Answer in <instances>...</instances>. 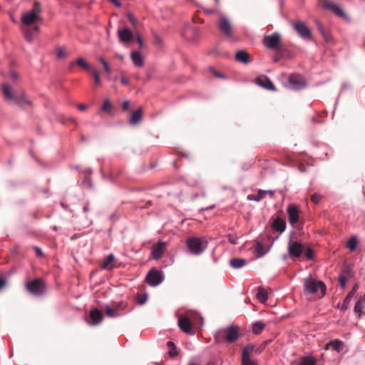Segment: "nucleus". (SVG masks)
<instances>
[{
  "mask_svg": "<svg viewBox=\"0 0 365 365\" xmlns=\"http://www.w3.org/2000/svg\"><path fill=\"white\" fill-rule=\"evenodd\" d=\"M42 9L41 4L35 1L32 9L23 12L21 16L20 29L25 40L31 43L36 34L40 32V27L37 24L41 21Z\"/></svg>",
  "mask_w": 365,
  "mask_h": 365,
  "instance_id": "1",
  "label": "nucleus"
},
{
  "mask_svg": "<svg viewBox=\"0 0 365 365\" xmlns=\"http://www.w3.org/2000/svg\"><path fill=\"white\" fill-rule=\"evenodd\" d=\"M202 318L200 314L195 312H189L186 314L180 316L178 319V326L185 333L194 334L192 327L202 323Z\"/></svg>",
  "mask_w": 365,
  "mask_h": 365,
  "instance_id": "2",
  "label": "nucleus"
},
{
  "mask_svg": "<svg viewBox=\"0 0 365 365\" xmlns=\"http://www.w3.org/2000/svg\"><path fill=\"white\" fill-rule=\"evenodd\" d=\"M326 290V285L322 281L314 279L311 277H307L304 280V291L307 294H317L322 298L325 295Z\"/></svg>",
  "mask_w": 365,
  "mask_h": 365,
  "instance_id": "3",
  "label": "nucleus"
},
{
  "mask_svg": "<svg viewBox=\"0 0 365 365\" xmlns=\"http://www.w3.org/2000/svg\"><path fill=\"white\" fill-rule=\"evenodd\" d=\"M215 340L217 342L223 340L228 343H233L236 341L240 334L237 329L232 326L218 330L214 335Z\"/></svg>",
  "mask_w": 365,
  "mask_h": 365,
  "instance_id": "4",
  "label": "nucleus"
},
{
  "mask_svg": "<svg viewBox=\"0 0 365 365\" xmlns=\"http://www.w3.org/2000/svg\"><path fill=\"white\" fill-rule=\"evenodd\" d=\"M186 245L191 254L199 255L207 248V242L200 237H191L187 239Z\"/></svg>",
  "mask_w": 365,
  "mask_h": 365,
  "instance_id": "5",
  "label": "nucleus"
},
{
  "mask_svg": "<svg viewBox=\"0 0 365 365\" xmlns=\"http://www.w3.org/2000/svg\"><path fill=\"white\" fill-rule=\"evenodd\" d=\"M3 93L6 100L11 101L15 104L20 106H24L26 105H31L30 101L27 100L24 93H21L19 96L14 94L11 89L8 83H4L2 85Z\"/></svg>",
  "mask_w": 365,
  "mask_h": 365,
  "instance_id": "6",
  "label": "nucleus"
},
{
  "mask_svg": "<svg viewBox=\"0 0 365 365\" xmlns=\"http://www.w3.org/2000/svg\"><path fill=\"white\" fill-rule=\"evenodd\" d=\"M27 290L34 295L40 296L46 292V285L43 280L35 279L26 283Z\"/></svg>",
  "mask_w": 365,
  "mask_h": 365,
  "instance_id": "7",
  "label": "nucleus"
},
{
  "mask_svg": "<svg viewBox=\"0 0 365 365\" xmlns=\"http://www.w3.org/2000/svg\"><path fill=\"white\" fill-rule=\"evenodd\" d=\"M163 272L155 269H150L145 278L147 283L153 287L158 286L163 282Z\"/></svg>",
  "mask_w": 365,
  "mask_h": 365,
  "instance_id": "8",
  "label": "nucleus"
},
{
  "mask_svg": "<svg viewBox=\"0 0 365 365\" xmlns=\"http://www.w3.org/2000/svg\"><path fill=\"white\" fill-rule=\"evenodd\" d=\"M288 252L292 258L299 257L304 250V245L297 241L289 240L287 247Z\"/></svg>",
  "mask_w": 365,
  "mask_h": 365,
  "instance_id": "9",
  "label": "nucleus"
},
{
  "mask_svg": "<svg viewBox=\"0 0 365 365\" xmlns=\"http://www.w3.org/2000/svg\"><path fill=\"white\" fill-rule=\"evenodd\" d=\"M254 351V346L251 344H247L242 349V365H258L255 360L251 359V355Z\"/></svg>",
  "mask_w": 365,
  "mask_h": 365,
  "instance_id": "10",
  "label": "nucleus"
},
{
  "mask_svg": "<svg viewBox=\"0 0 365 365\" xmlns=\"http://www.w3.org/2000/svg\"><path fill=\"white\" fill-rule=\"evenodd\" d=\"M263 43L269 49H277L280 43V35L278 33H273L269 36H267L263 39Z\"/></svg>",
  "mask_w": 365,
  "mask_h": 365,
  "instance_id": "11",
  "label": "nucleus"
},
{
  "mask_svg": "<svg viewBox=\"0 0 365 365\" xmlns=\"http://www.w3.org/2000/svg\"><path fill=\"white\" fill-rule=\"evenodd\" d=\"M319 1H321L324 9L331 11L333 13L340 17H345V13L338 4L331 1L330 0Z\"/></svg>",
  "mask_w": 365,
  "mask_h": 365,
  "instance_id": "12",
  "label": "nucleus"
},
{
  "mask_svg": "<svg viewBox=\"0 0 365 365\" xmlns=\"http://www.w3.org/2000/svg\"><path fill=\"white\" fill-rule=\"evenodd\" d=\"M293 27L302 38H311V31L302 21H297L294 23L293 24Z\"/></svg>",
  "mask_w": 365,
  "mask_h": 365,
  "instance_id": "13",
  "label": "nucleus"
},
{
  "mask_svg": "<svg viewBox=\"0 0 365 365\" xmlns=\"http://www.w3.org/2000/svg\"><path fill=\"white\" fill-rule=\"evenodd\" d=\"M289 83L294 90H299L305 86L304 78L299 74H291L289 77Z\"/></svg>",
  "mask_w": 365,
  "mask_h": 365,
  "instance_id": "14",
  "label": "nucleus"
},
{
  "mask_svg": "<svg viewBox=\"0 0 365 365\" xmlns=\"http://www.w3.org/2000/svg\"><path fill=\"white\" fill-rule=\"evenodd\" d=\"M287 212L289 224L294 227L299 221V213L297 207L294 205H289L287 207Z\"/></svg>",
  "mask_w": 365,
  "mask_h": 365,
  "instance_id": "15",
  "label": "nucleus"
},
{
  "mask_svg": "<svg viewBox=\"0 0 365 365\" xmlns=\"http://www.w3.org/2000/svg\"><path fill=\"white\" fill-rule=\"evenodd\" d=\"M219 29L227 37L232 36V29L229 20L225 15H221L218 22Z\"/></svg>",
  "mask_w": 365,
  "mask_h": 365,
  "instance_id": "16",
  "label": "nucleus"
},
{
  "mask_svg": "<svg viewBox=\"0 0 365 365\" xmlns=\"http://www.w3.org/2000/svg\"><path fill=\"white\" fill-rule=\"evenodd\" d=\"M90 320L86 319L87 323L91 326H96L101 323L103 319L102 312L98 309H93L90 312Z\"/></svg>",
  "mask_w": 365,
  "mask_h": 365,
  "instance_id": "17",
  "label": "nucleus"
},
{
  "mask_svg": "<svg viewBox=\"0 0 365 365\" xmlns=\"http://www.w3.org/2000/svg\"><path fill=\"white\" fill-rule=\"evenodd\" d=\"M165 247H166V242H161V241L159 242L158 243L154 245L152 247V251H151V255H152L153 259H160L163 256V255L165 252Z\"/></svg>",
  "mask_w": 365,
  "mask_h": 365,
  "instance_id": "18",
  "label": "nucleus"
},
{
  "mask_svg": "<svg viewBox=\"0 0 365 365\" xmlns=\"http://www.w3.org/2000/svg\"><path fill=\"white\" fill-rule=\"evenodd\" d=\"M118 37L121 43H127L133 40L134 36L128 29H119L118 30Z\"/></svg>",
  "mask_w": 365,
  "mask_h": 365,
  "instance_id": "19",
  "label": "nucleus"
},
{
  "mask_svg": "<svg viewBox=\"0 0 365 365\" xmlns=\"http://www.w3.org/2000/svg\"><path fill=\"white\" fill-rule=\"evenodd\" d=\"M272 228L280 233H282L286 229V222L283 219L277 217L273 219Z\"/></svg>",
  "mask_w": 365,
  "mask_h": 365,
  "instance_id": "20",
  "label": "nucleus"
},
{
  "mask_svg": "<svg viewBox=\"0 0 365 365\" xmlns=\"http://www.w3.org/2000/svg\"><path fill=\"white\" fill-rule=\"evenodd\" d=\"M235 58L237 62L242 63L244 64H249L251 62L249 53L245 50L238 51L236 53Z\"/></svg>",
  "mask_w": 365,
  "mask_h": 365,
  "instance_id": "21",
  "label": "nucleus"
},
{
  "mask_svg": "<svg viewBox=\"0 0 365 365\" xmlns=\"http://www.w3.org/2000/svg\"><path fill=\"white\" fill-rule=\"evenodd\" d=\"M115 260V257L113 254H109L103 260V262L101 265V268L103 269L111 270L115 265L114 264V262Z\"/></svg>",
  "mask_w": 365,
  "mask_h": 365,
  "instance_id": "22",
  "label": "nucleus"
},
{
  "mask_svg": "<svg viewBox=\"0 0 365 365\" xmlns=\"http://www.w3.org/2000/svg\"><path fill=\"white\" fill-rule=\"evenodd\" d=\"M365 308V296L360 297V298L357 300L355 304L354 311L356 314H359V317H361V315L365 314V312H364V309Z\"/></svg>",
  "mask_w": 365,
  "mask_h": 365,
  "instance_id": "23",
  "label": "nucleus"
},
{
  "mask_svg": "<svg viewBox=\"0 0 365 365\" xmlns=\"http://www.w3.org/2000/svg\"><path fill=\"white\" fill-rule=\"evenodd\" d=\"M357 289H358V285L355 284L353 287V288L351 289V290L349 292V293L347 294V296L345 297V299H344L343 303H342V307H341L342 309L346 310L348 309L349 304L351 301V299L356 294Z\"/></svg>",
  "mask_w": 365,
  "mask_h": 365,
  "instance_id": "24",
  "label": "nucleus"
},
{
  "mask_svg": "<svg viewBox=\"0 0 365 365\" xmlns=\"http://www.w3.org/2000/svg\"><path fill=\"white\" fill-rule=\"evenodd\" d=\"M257 83L268 90H274V86L272 82L267 77L259 78L256 81Z\"/></svg>",
  "mask_w": 365,
  "mask_h": 365,
  "instance_id": "25",
  "label": "nucleus"
},
{
  "mask_svg": "<svg viewBox=\"0 0 365 365\" xmlns=\"http://www.w3.org/2000/svg\"><path fill=\"white\" fill-rule=\"evenodd\" d=\"M130 58L135 66L142 67L144 64L143 59L139 51H133L130 53Z\"/></svg>",
  "mask_w": 365,
  "mask_h": 365,
  "instance_id": "26",
  "label": "nucleus"
},
{
  "mask_svg": "<svg viewBox=\"0 0 365 365\" xmlns=\"http://www.w3.org/2000/svg\"><path fill=\"white\" fill-rule=\"evenodd\" d=\"M246 260L242 258H232L230 260V265L235 269H239L245 266Z\"/></svg>",
  "mask_w": 365,
  "mask_h": 365,
  "instance_id": "27",
  "label": "nucleus"
},
{
  "mask_svg": "<svg viewBox=\"0 0 365 365\" xmlns=\"http://www.w3.org/2000/svg\"><path fill=\"white\" fill-rule=\"evenodd\" d=\"M329 345H331V348L337 351L338 353H341L344 349V343L342 341L339 339H334L329 341Z\"/></svg>",
  "mask_w": 365,
  "mask_h": 365,
  "instance_id": "28",
  "label": "nucleus"
},
{
  "mask_svg": "<svg viewBox=\"0 0 365 365\" xmlns=\"http://www.w3.org/2000/svg\"><path fill=\"white\" fill-rule=\"evenodd\" d=\"M142 118V111L141 109H138L137 110H135L132 113L131 118L130 119V123L131 124H136L138 123Z\"/></svg>",
  "mask_w": 365,
  "mask_h": 365,
  "instance_id": "29",
  "label": "nucleus"
},
{
  "mask_svg": "<svg viewBox=\"0 0 365 365\" xmlns=\"http://www.w3.org/2000/svg\"><path fill=\"white\" fill-rule=\"evenodd\" d=\"M267 191L259 190L257 195H249L247 196V199L250 200H253L256 202L260 201L262 198L264 197L265 194Z\"/></svg>",
  "mask_w": 365,
  "mask_h": 365,
  "instance_id": "30",
  "label": "nucleus"
},
{
  "mask_svg": "<svg viewBox=\"0 0 365 365\" xmlns=\"http://www.w3.org/2000/svg\"><path fill=\"white\" fill-rule=\"evenodd\" d=\"M257 297L260 302L264 303L268 299L267 291L262 288H259L257 294Z\"/></svg>",
  "mask_w": 365,
  "mask_h": 365,
  "instance_id": "31",
  "label": "nucleus"
},
{
  "mask_svg": "<svg viewBox=\"0 0 365 365\" xmlns=\"http://www.w3.org/2000/svg\"><path fill=\"white\" fill-rule=\"evenodd\" d=\"M265 327V324L262 322H257L252 325V331L255 334H260Z\"/></svg>",
  "mask_w": 365,
  "mask_h": 365,
  "instance_id": "32",
  "label": "nucleus"
},
{
  "mask_svg": "<svg viewBox=\"0 0 365 365\" xmlns=\"http://www.w3.org/2000/svg\"><path fill=\"white\" fill-rule=\"evenodd\" d=\"M316 360L313 357L304 356L302 357L297 365H315Z\"/></svg>",
  "mask_w": 365,
  "mask_h": 365,
  "instance_id": "33",
  "label": "nucleus"
},
{
  "mask_svg": "<svg viewBox=\"0 0 365 365\" xmlns=\"http://www.w3.org/2000/svg\"><path fill=\"white\" fill-rule=\"evenodd\" d=\"M357 244H358L357 237L356 236H352L347 241L346 246L351 251H354L356 249Z\"/></svg>",
  "mask_w": 365,
  "mask_h": 365,
  "instance_id": "34",
  "label": "nucleus"
},
{
  "mask_svg": "<svg viewBox=\"0 0 365 365\" xmlns=\"http://www.w3.org/2000/svg\"><path fill=\"white\" fill-rule=\"evenodd\" d=\"M254 250L259 257H262L265 254L264 245L259 242L255 243Z\"/></svg>",
  "mask_w": 365,
  "mask_h": 365,
  "instance_id": "35",
  "label": "nucleus"
},
{
  "mask_svg": "<svg viewBox=\"0 0 365 365\" xmlns=\"http://www.w3.org/2000/svg\"><path fill=\"white\" fill-rule=\"evenodd\" d=\"M76 65L78 66L86 69L89 70L91 68L90 65L87 63V61L82 57L78 58L76 61Z\"/></svg>",
  "mask_w": 365,
  "mask_h": 365,
  "instance_id": "36",
  "label": "nucleus"
},
{
  "mask_svg": "<svg viewBox=\"0 0 365 365\" xmlns=\"http://www.w3.org/2000/svg\"><path fill=\"white\" fill-rule=\"evenodd\" d=\"M304 252L307 258V259H314V251L307 244H304Z\"/></svg>",
  "mask_w": 365,
  "mask_h": 365,
  "instance_id": "37",
  "label": "nucleus"
},
{
  "mask_svg": "<svg viewBox=\"0 0 365 365\" xmlns=\"http://www.w3.org/2000/svg\"><path fill=\"white\" fill-rule=\"evenodd\" d=\"M106 315L110 317H117L120 315V314H118L117 312V310L115 308H112L110 306H106Z\"/></svg>",
  "mask_w": 365,
  "mask_h": 365,
  "instance_id": "38",
  "label": "nucleus"
},
{
  "mask_svg": "<svg viewBox=\"0 0 365 365\" xmlns=\"http://www.w3.org/2000/svg\"><path fill=\"white\" fill-rule=\"evenodd\" d=\"M167 346L168 348H170V350H169L170 356L171 357L176 356L178 355V351L176 350V346H175V344L171 341H168L167 342Z\"/></svg>",
  "mask_w": 365,
  "mask_h": 365,
  "instance_id": "39",
  "label": "nucleus"
},
{
  "mask_svg": "<svg viewBox=\"0 0 365 365\" xmlns=\"http://www.w3.org/2000/svg\"><path fill=\"white\" fill-rule=\"evenodd\" d=\"M56 54L58 58H63L67 56V51L63 47H58L56 50Z\"/></svg>",
  "mask_w": 365,
  "mask_h": 365,
  "instance_id": "40",
  "label": "nucleus"
},
{
  "mask_svg": "<svg viewBox=\"0 0 365 365\" xmlns=\"http://www.w3.org/2000/svg\"><path fill=\"white\" fill-rule=\"evenodd\" d=\"M190 31H192L195 35H197V28H195V27H190V28H187V29H186L184 31V32H183V36H185V38H187V40H189V41H194V40H195V38H189V37H187V33H188Z\"/></svg>",
  "mask_w": 365,
  "mask_h": 365,
  "instance_id": "41",
  "label": "nucleus"
},
{
  "mask_svg": "<svg viewBox=\"0 0 365 365\" xmlns=\"http://www.w3.org/2000/svg\"><path fill=\"white\" fill-rule=\"evenodd\" d=\"M99 61L102 63L105 71L110 74L111 73V69L108 65V63L106 62V61L103 57L98 58Z\"/></svg>",
  "mask_w": 365,
  "mask_h": 365,
  "instance_id": "42",
  "label": "nucleus"
},
{
  "mask_svg": "<svg viewBox=\"0 0 365 365\" xmlns=\"http://www.w3.org/2000/svg\"><path fill=\"white\" fill-rule=\"evenodd\" d=\"M147 298V294H138L136 297V300L139 304L143 305L145 303Z\"/></svg>",
  "mask_w": 365,
  "mask_h": 365,
  "instance_id": "43",
  "label": "nucleus"
},
{
  "mask_svg": "<svg viewBox=\"0 0 365 365\" xmlns=\"http://www.w3.org/2000/svg\"><path fill=\"white\" fill-rule=\"evenodd\" d=\"M92 75L94 78V83L96 85L98 86L101 84V78L98 74V72L96 70H93Z\"/></svg>",
  "mask_w": 365,
  "mask_h": 365,
  "instance_id": "44",
  "label": "nucleus"
},
{
  "mask_svg": "<svg viewBox=\"0 0 365 365\" xmlns=\"http://www.w3.org/2000/svg\"><path fill=\"white\" fill-rule=\"evenodd\" d=\"M322 198V196L318 193H314L311 196V200L314 204H318L320 202Z\"/></svg>",
  "mask_w": 365,
  "mask_h": 365,
  "instance_id": "45",
  "label": "nucleus"
},
{
  "mask_svg": "<svg viewBox=\"0 0 365 365\" xmlns=\"http://www.w3.org/2000/svg\"><path fill=\"white\" fill-rule=\"evenodd\" d=\"M228 240L232 245H237L238 243V237L231 234L228 235Z\"/></svg>",
  "mask_w": 365,
  "mask_h": 365,
  "instance_id": "46",
  "label": "nucleus"
},
{
  "mask_svg": "<svg viewBox=\"0 0 365 365\" xmlns=\"http://www.w3.org/2000/svg\"><path fill=\"white\" fill-rule=\"evenodd\" d=\"M339 282L340 283V286L342 289H344L346 286V277L341 274L339 276Z\"/></svg>",
  "mask_w": 365,
  "mask_h": 365,
  "instance_id": "47",
  "label": "nucleus"
},
{
  "mask_svg": "<svg viewBox=\"0 0 365 365\" xmlns=\"http://www.w3.org/2000/svg\"><path fill=\"white\" fill-rule=\"evenodd\" d=\"M127 18L129 20V21L132 24V25L135 26L136 24L137 20L135 18V16H133V14H132L130 13L128 14Z\"/></svg>",
  "mask_w": 365,
  "mask_h": 365,
  "instance_id": "48",
  "label": "nucleus"
},
{
  "mask_svg": "<svg viewBox=\"0 0 365 365\" xmlns=\"http://www.w3.org/2000/svg\"><path fill=\"white\" fill-rule=\"evenodd\" d=\"M110 106V103L108 100H106L103 103V105L101 107L102 111H107L108 110V108Z\"/></svg>",
  "mask_w": 365,
  "mask_h": 365,
  "instance_id": "49",
  "label": "nucleus"
},
{
  "mask_svg": "<svg viewBox=\"0 0 365 365\" xmlns=\"http://www.w3.org/2000/svg\"><path fill=\"white\" fill-rule=\"evenodd\" d=\"M6 284V279L3 274H0V289H2Z\"/></svg>",
  "mask_w": 365,
  "mask_h": 365,
  "instance_id": "50",
  "label": "nucleus"
},
{
  "mask_svg": "<svg viewBox=\"0 0 365 365\" xmlns=\"http://www.w3.org/2000/svg\"><path fill=\"white\" fill-rule=\"evenodd\" d=\"M126 307V303L124 302H121L118 303V306L115 307L116 310L124 309Z\"/></svg>",
  "mask_w": 365,
  "mask_h": 365,
  "instance_id": "51",
  "label": "nucleus"
},
{
  "mask_svg": "<svg viewBox=\"0 0 365 365\" xmlns=\"http://www.w3.org/2000/svg\"><path fill=\"white\" fill-rule=\"evenodd\" d=\"M317 27H318V30L320 32V34L322 35V34H324V33L326 32L322 26V24L319 22H317Z\"/></svg>",
  "mask_w": 365,
  "mask_h": 365,
  "instance_id": "52",
  "label": "nucleus"
},
{
  "mask_svg": "<svg viewBox=\"0 0 365 365\" xmlns=\"http://www.w3.org/2000/svg\"><path fill=\"white\" fill-rule=\"evenodd\" d=\"M322 36L324 37L326 41H330L331 40V35L327 32H325L324 34H322Z\"/></svg>",
  "mask_w": 365,
  "mask_h": 365,
  "instance_id": "53",
  "label": "nucleus"
},
{
  "mask_svg": "<svg viewBox=\"0 0 365 365\" xmlns=\"http://www.w3.org/2000/svg\"><path fill=\"white\" fill-rule=\"evenodd\" d=\"M34 249L36 250V255L38 257H42L43 256V252L41 251V250L39 247H35Z\"/></svg>",
  "mask_w": 365,
  "mask_h": 365,
  "instance_id": "54",
  "label": "nucleus"
},
{
  "mask_svg": "<svg viewBox=\"0 0 365 365\" xmlns=\"http://www.w3.org/2000/svg\"><path fill=\"white\" fill-rule=\"evenodd\" d=\"M136 41L138 42V43L140 46V47H143V39L141 38V37L140 36H136Z\"/></svg>",
  "mask_w": 365,
  "mask_h": 365,
  "instance_id": "55",
  "label": "nucleus"
},
{
  "mask_svg": "<svg viewBox=\"0 0 365 365\" xmlns=\"http://www.w3.org/2000/svg\"><path fill=\"white\" fill-rule=\"evenodd\" d=\"M129 106V102L128 101H125L122 103V108L124 110H127Z\"/></svg>",
  "mask_w": 365,
  "mask_h": 365,
  "instance_id": "56",
  "label": "nucleus"
},
{
  "mask_svg": "<svg viewBox=\"0 0 365 365\" xmlns=\"http://www.w3.org/2000/svg\"><path fill=\"white\" fill-rule=\"evenodd\" d=\"M120 83L124 85V86H128L129 84V81L128 80H127L126 78L122 77L120 78Z\"/></svg>",
  "mask_w": 365,
  "mask_h": 365,
  "instance_id": "57",
  "label": "nucleus"
},
{
  "mask_svg": "<svg viewBox=\"0 0 365 365\" xmlns=\"http://www.w3.org/2000/svg\"><path fill=\"white\" fill-rule=\"evenodd\" d=\"M78 107V109L82 111L86 110L87 108V106L85 104H79Z\"/></svg>",
  "mask_w": 365,
  "mask_h": 365,
  "instance_id": "58",
  "label": "nucleus"
},
{
  "mask_svg": "<svg viewBox=\"0 0 365 365\" xmlns=\"http://www.w3.org/2000/svg\"><path fill=\"white\" fill-rule=\"evenodd\" d=\"M112 3H113L116 6H120V2L118 0H110Z\"/></svg>",
  "mask_w": 365,
  "mask_h": 365,
  "instance_id": "59",
  "label": "nucleus"
},
{
  "mask_svg": "<svg viewBox=\"0 0 365 365\" xmlns=\"http://www.w3.org/2000/svg\"><path fill=\"white\" fill-rule=\"evenodd\" d=\"M213 74L215 75V76L217 77V78H224V76L217 71H213Z\"/></svg>",
  "mask_w": 365,
  "mask_h": 365,
  "instance_id": "60",
  "label": "nucleus"
},
{
  "mask_svg": "<svg viewBox=\"0 0 365 365\" xmlns=\"http://www.w3.org/2000/svg\"><path fill=\"white\" fill-rule=\"evenodd\" d=\"M10 76L13 80L17 79V75L14 72H11Z\"/></svg>",
  "mask_w": 365,
  "mask_h": 365,
  "instance_id": "61",
  "label": "nucleus"
},
{
  "mask_svg": "<svg viewBox=\"0 0 365 365\" xmlns=\"http://www.w3.org/2000/svg\"><path fill=\"white\" fill-rule=\"evenodd\" d=\"M89 210V205L88 204H86V205H84L83 207V211L85 212H88Z\"/></svg>",
  "mask_w": 365,
  "mask_h": 365,
  "instance_id": "62",
  "label": "nucleus"
},
{
  "mask_svg": "<svg viewBox=\"0 0 365 365\" xmlns=\"http://www.w3.org/2000/svg\"><path fill=\"white\" fill-rule=\"evenodd\" d=\"M115 56L116 58H118L120 59L121 61H123V58H123V56H122L121 54H118V53H116V54L115 55Z\"/></svg>",
  "mask_w": 365,
  "mask_h": 365,
  "instance_id": "63",
  "label": "nucleus"
},
{
  "mask_svg": "<svg viewBox=\"0 0 365 365\" xmlns=\"http://www.w3.org/2000/svg\"><path fill=\"white\" fill-rule=\"evenodd\" d=\"M331 345H329V343H327V344H326V346H325V347H324V349H325V350H328V349H329V348H331Z\"/></svg>",
  "mask_w": 365,
  "mask_h": 365,
  "instance_id": "64",
  "label": "nucleus"
}]
</instances>
